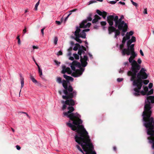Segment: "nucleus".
Wrapping results in <instances>:
<instances>
[{
    "label": "nucleus",
    "instance_id": "nucleus-22",
    "mask_svg": "<svg viewBox=\"0 0 154 154\" xmlns=\"http://www.w3.org/2000/svg\"><path fill=\"white\" fill-rule=\"evenodd\" d=\"M97 12L99 15L100 16H102L104 14V11L102 12L100 11L99 10H97Z\"/></svg>",
    "mask_w": 154,
    "mask_h": 154
},
{
    "label": "nucleus",
    "instance_id": "nucleus-58",
    "mask_svg": "<svg viewBox=\"0 0 154 154\" xmlns=\"http://www.w3.org/2000/svg\"><path fill=\"white\" fill-rule=\"evenodd\" d=\"M58 92H59V94L60 95H61V94H62V91H58Z\"/></svg>",
    "mask_w": 154,
    "mask_h": 154
},
{
    "label": "nucleus",
    "instance_id": "nucleus-27",
    "mask_svg": "<svg viewBox=\"0 0 154 154\" xmlns=\"http://www.w3.org/2000/svg\"><path fill=\"white\" fill-rule=\"evenodd\" d=\"M38 70L39 75L40 76V77H41V76L42 75V70L40 69V67L38 68Z\"/></svg>",
    "mask_w": 154,
    "mask_h": 154
},
{
    "label": "nucleus",
    "instance_id": "nucleus-14",
    "mask_svg": "<svg viewBox=\"0 0 154 154\" xmlns=\"http://www.w3.org/2000/svg\"><path fill=\"white\" fill-rule=\"evenodd\" d=\"M73 57L70 56L69 57V60L73 61L74 60V58L75 59L78 60L79 59V55H80L78 54H73Z\"/></svg>",
    "mask_w": 154,
    "mask_h": 154
},
{
    "label": "nucleus",
    "instance_id": "nucleus-18",
    "mask_svg": "<svg viewBox=\"0 0 154 154\" xmlns=\"http://www.w3.org/2000/svg\"><path fill=\"white\" fill-rule=\"evenodd\" d=\"M110 26L109 27V33L110 34L111 32H112L114 31H115L116 30L115 28L112 26Z\"/></svg>",
    "mask_w": 154,
    "mask_h": 154
},
{
    "label": "nucleus",
    "instance_id": "nucleus-2",
    "mask_svg": "<svg viewBox=\"0 0 154 154\" xmlns=\"http://www.w3.org/2000/svg\"><path fill=\"white\" fill-rule=\"evenodd\" d=\"M151 103H154V96H148L145 100L142 116L143 125L146 128L147 134L151 138L148 137L149 142L152 143V147L154 149V120L152 117H151L152 106Z\"/></svg>",
    "mask_w": 154,
    "mask_h": 154
},
{
    "label": "nucleus",
    "instance_id": "nucleus-26",
    "mask_svg": "<svg viewBox=\"0 0 154 154\" xmlns=\"http://www.w3.org/2000/svg\"><path fill=\"white\" fill-rule=\"evenodd\" d=\"M85 20H87V21H90L92 20V18L91 17V14H90L89 16L87 17V19Z\"/></svg>",
    "mask_w": 154,
    "mask_h": 154
},
{
    "label": "nucleus",
    "instance_id": "nucleus-38",
    "mask_svg": "<svg viewBox=\"0 0 154 154\" xmlns=\"http://www.w3.org/2000/svg\"><path fill=\"white\" fill-rule=\"evenodd\" d=\"M32 48H33V50H34L35 49H38V48L37 46L33 45L32 46Z\"/></svg>",
    "mask_w": 154,
    "mask_h": 154
},
{
    "label": "nucleus",
    "instance_id": "nucleus-5",
    "mask_svg": "<svg viewBox=\"0 0 154 154\" xmlns=\"http://www.w3.org/2000/svg\"><path fill=\"white\" fill-rule=\"evenodd\" d=\"M91 23H87V20H84L80 24L79 26H77L76 27V30L74 32L75 36L73 37V38L79 43H81L82 40L80 38H86V34L85 32H88L90 30L89 29L81 30L80 28H85L86 27H89Z\"/></svg>",
    "mask_w": 154,
    "mask_h": 154
},
{
    "label": "nucleus",
    "instance_id": "nucleus-21",
    "mask_svg": "<svg viewBox=\"0 0 154 154\" xmlns=\"http://www.w3.org/2000/svg\"><path fill=\"white\" fill-rule=\"evenodd\" d=\"M30 78L33 83L35 84L37 83V80L34 78V77L32 75H30Z\"/></svg>",
    "mask_w": 154,
    "mask_h": 154
},
{
    "label": "nucleus",
    "instance_id": "nucleus-51",
    "mask_svg": "<svg viewBox=\"0 0 154 154\" xmlns=\"http://www.w3.org/2000/svg\"><path fill=\"white\" fill-rule=\"evenodd\" d=\"M85 42V44H86V45H85V46H86L87 47H88V46H87V45H88V43L87 42V41H85V42Z\"/></svg>",
    "mask_w": 154,
    "mask_h": 154
},
{
    "label": "nucleus",
    "instance_id": "nucleus-43",
    "mask_svg": "<svg viewBox=\"0 0 154 154\" xmlns=\"http://www.w3.org/2000/svg\"><path fill=\"white\" fill-rule=\"evenodd\" d=\"M95 2H96V1H95L94 0L91 1L89 2V3L88 5H90Z\"/></svg>",
    "mask_w": 154,
    "mask_h": 154
},
{
    "label": "nucleus",
    "instance_id": "nucleus-53",
    "mask_svg": "<svg viewBox=\"0 0 154 154\" xmlns=\"http://www.w3.org/2000/svg\"><path fill=\"white\" fill-rule=\"evenodd\" d=\"M18 44L19 45H20V44H21V42H20V39L18 40Z\"/></svg>",
    "mask_w": 154,
    "mask_h": 154
},
{
    "label": "nucleus",
    "instance_id": "nucleus-39",
    "mask_svg": "<svg viewBox=\"0 0 154 154\" xmlns=\"http://www.w3.org/2000/svg\"><path fill=\"white\" fill-rule=\"evenodd\" d=\"M56 23L58 25H60L61 24V23L60 21H55Z\"/></svg>",
    "mask_w": 154,
    "mask_h": 154
},
{
    "label": "nucleus",
    "instance_id": "nucleus-49",
    "mask_svg": "<svg viewBox=\"0 0 154 154\" xmlns=\"http://www.w3.org/2000/svg\"><path fill=\"white\" fill-rule=\"evenodd\" d=\"M124 44H122L120 45V49H122V48L124 47Z\"/></svg>",
    "mask_w": 154,
    "mask_h": 154
},
{
    "label": "nucleus",
    "instance_id": "nucleus-60",
    "mask_svg": "<svg viewBox=\"0 0 154 154\" xmlns=\"http://www.w3.org/2000/svg\"><path fill=\"white\" fill-rule=\"evenodd\" d=\"M23 113H24V114H26V115L27 116H29L28 115L27 113H26V112H23Z\"/></svg>",
    "mask_w": 154,
    "mask_h": 154
},
{
    "label": "nucleus",
    "instance_id": "nucleus-25",
    "mask_svg": "<svg viewBox=\"0 0 154 154\" xmlns=\"http://www.w3.org/2000/svg\"><path fill=\"white\" fill-rule=\"evenodd\" d=\"M131 2L132 3V5L135 6L136 8H137L138 7V4L134 2L132 0H131Z\"/></svg>",
    "mask_w": 154,
    "mask_h": 154
},
{
    "label": "nucleus",
    "instance_id": "nucleus-48",
    "mask_svg": "<svg viewBox=\"0 0 154 154\" xmlns=\"http://www.w3.org/2000/svg\"><path fill=\"white\" fill-rule=\"evenodd\" d=\"M77 9H73L70 12H69V13H72V12H75V11H77Z\"/></svg>",
    "mask_w": 154,
    "mask_h": 154
},
{
    "label": "nucleus",
    "instance_id": "nucleus-56",
    "mask_svg": "<svg viewBox=\"0 0 154 154\" xmlns=\"http://www.w3.org/2000/svg\"><path fill=\"white\" fill-rule=\"evenodd\" d=\"M113 149L114 150L116 151V146H114L113 147Z\"/></svg>",
    "mask_w": 154,
    "mask_h": 154
},
{
    "label": "nucleus",
    "instance_id": "nucleus-30",
    "mask_svg": "<svg viewBox=\"0 0 154 154\" xmlns=\"http://www.w3.org/2000/svg\"><path fill=\"white\" fill-rule=\"evenodd\" d=\"M106 24V23L105 21H102L100 22V24L102 26H105Z\"/></svg>",
    "mask_w": 154,
    "mask_h": 154
},
{
    "label": "nucleus",
    "instance_id": "nucleus-4",
    "mask_svg": "<svg viewBox=\"0 0 154 154\" xmlns=\"http://www.w3.org/2000/svg\"><path fill=\"white\" fill-rule=\"evenodd\" d=\"M140 68L138 70H137L135 68L132 72L131 71V68L130 70L128 71L127 74L128 76H131L130 80L133 82V84L137 86V85H138L140 86L139 88H140L143 84L141 79H146L147 75L145 72L146 70L143 68L138 72L141 67L140 65Z\"/></svg>",
    "mask_w": 154,
    "mask_h": 154
},
{
    "label": "nucleus",
    "instance_id": "nucleus-33",
    "mask_svg": "<svg viewBox=\"0 0 154 154\" xmlns=\"http://www.w3.org/2000/svg\"><path fill=\"white\" fill-rule=\"evenodd\" d=\"M63 54L61 50H60L59 51H58V53L57 54V55L58 56L60 55H62Z\"/></svg>",
    "mask_w": 154,
    "mask_h": 154
},
{
    "label": "nucleus",
    "instance_id": "nucleus-15",
    "mask_svg": "<svg viewBox=\"0 0 154 154\" xmlns=\"http://www.w3.org/2000/svg\"><path fill=\"white\" fill-rule=\"evenodd\" d=\"M20 77V83L21 84V88L22 89L24 85V79L21 73L19 74Z\"/></svg>",
    "mask_w": 154,
    "mask_h": 154
},
{
    "label": "nucleus",
    "instance_id": "nucleus-54",
    "mask_svg": "<svg viewBox=\"0 0 154 154\" xmlns=\"http://www.w3.org/2000/svg\"><path fill=\"white\" fill-rule=\"evenodd\" d=\"M35 64H36V66H37L38 68H39V67H40V66H39V65L37 63V62H36V61L35 62Z\"/></svg>",
    "mask_w": 154,
    "mask_h": 154
},
{
    "label": "nucleus",
    "instance_id": "nucleus-34",
    "mask_svg": "<svg viewBox=\"0 0 154 154\" xmlns=\"http://www.w3.org/2000/svg\"><path fill=\"white\" fill-rule=\"evenodd\" d=\"M117 2L116 1H111L109 3L110 4H116Z\"/></svg>",
    "mask_w": 154,
    "mask_h": 154
},
{
    "label": "nucleus",
    "instance_id": "nucleus-42",
    "mask_svg": "<svg viewBox=\"0 0 154 154\" xmlns=\"http://www.w3.org/2000/svg\"><path fill=\"white\" fill-rule=\"evenodd\" d=\"M143 13L145 14H147V9L146 8H145L144 9Z\"/></svg>",
    "mask_w": 154,
    "mask_h": 154
},
{
    "label": "nucleus",
    "instance_id": "nucleus-29",
    "mask_svg": "<svg viewBox=\"0 0 154 154\" xmlns=\"http://www.w3.org/2000/svg\"><path fill=\"white\" fill-rule=\"evenodd\" d=\"M106 13L105 11H104V14L103 15H102V16L105 19L106 18Z\"/></svg>",
    "mask_w": 154,
    "mask_h": 154
},
{
    "label": "nucleus",
    "instance_id": "nucleus-57",
    "mask_svg": "<svg viewBox=\"0 0 154 154\" xmlns=\"http://www.w3.org/2000/svg\"><path fill=\"white\" fill-rule=\"evenodd\" d=\"M124 64L125 65H128V62H125Z\"/></svg>",
    "mask_w": 154,
    "mask_h": 154
},
{
    "label": "nucleus",
    "instance_id": "nucleus-20",
    "mask_svg": "<svg viewBox=\"0 0 154 154\" xmlns=\"http://www.w3.org/2000/svg\"><path fill=\"white\" fill-rule=\"evenodd\" d=\"M115 38H117V36L119 35L120 34V31L118 30H116L115 31Z\"/></svg>",
    "mask_w": 154,
    "mask_h": 154
},
{
    "label": "nucleus",
    "instance_id": "nucleus-8",
    "mask_svg": "<svg viewBox=\"0 0 154 154\" xmlns=\"http://www.w3.org/2000/svg\"><path fill=\"white\" fill-rule=\"evenodd\" d=\"M149 82V81L147 82L146 83H143V84H142V85L141 86V87L140 88H139L140 86H139L138 85H137V86L136 85H134L132 84L133 86L134 87V88L133 89V95L135 96L138 97L140 95H144L146 94L148 90V88L147 87L143 86V88L144 90H142L141 91H140V90L141 89V88L143 84H144L145 85H146L148 84V82Z\"/></svg>",
    "mask_w": 154,
    "mask_h": 154
},
{
    "label": "nucleus",
    "instance_id": "nucleus-44",
    "mask_svg": "<svg viewBox=\"0 0 154 154\" xmlns=\"http://www.w3.org/2000/svg\"><path fill=\"white\" fill-rule=\"evenodd\" d=\"M140 54L142 56H144V54H143V52L142 51V50L140 49Z\"/></svg>",
    "mask_w": 154,
    "mask_h": 154
},
{
    "label": "nucleus",
    "instance_id": "nucleus-16",
    "mask_svg": "<svg viewBox=\"0 0 154 154\" xmlns=\"http://www.w3.org/2000/svg\"><path fill=\"white\" fill-rule=\"evenodd\" d=\"M63 77L66 79L67 81L69 82L70 81H73L74 79L71 76L67 75H66L64 74L63 75Z\"/></svg>",
    "mask_w": 154,
    "mask_h": 154
},
{
    "label": "nucleus",
    "instance_id": "nucleus-37",
    "mask_svg": "<svg viewBox=\"0 0 154 154\" xmlns=\"http://www.w3.org/2000/svg\"><path fill=\"white\" fill-rule=\"evenodd\" d=\"M124 69L123 68H121L119 71V73H122L123 72Z\"/></svg>",
    "mask_w": 154,
    "mask_h": 154
},
{
    "label": "nucleus",
    "instance_id": "nucleus-40",
    "mask_svg": "<svg viewBox=\"0 0 154 154\" xmlns=\"http://www.w3.org/2000/svg\"><path fill=\"white\" fill-rule=\"evenodd\" d=\"M137 61L138 63L139 64H141L142 62L141 60V59L140 58H139L138 59Z\"/></svg>",
    "mask_w": 154,
    "mask_h": 154
},
{
    "label": "nucleus",
    "instance_id": "nucleus-6",
    "mask_svg": "<svg viewBox=\"0 0 154 154\" xmlns=\"http://www.w3.org/2000/svg\"><path fill=\"white\" fill-rule=\"evenodd\" d=\"M57 82L59 84L62 83L63 86L65 88L63 90V92L66 95L62 96V97L63 99H67L69 98H73L76 96V92L75 90L73 91V89L71 85H69L68 87L67 83L66 81L63 80L62 81V79L58 77L57 78Z\"/></svg>",
    "mask_w": 154,
    "mask_h": 154
},
{
    "label": "nucleus",
    "instance_id": "nucleus-11",
    "mask_svg": "<svg viewBox=\"0 0 154 154\" xmlns=\"http://www.w3.org/2000/svg\"><path fill=\"white\" fill-rule=\"evenodd\" d=\"M86 48L85 47L82 45V47L79 48L78 53L80 56H82V54L84 55L85 54V51H86Z\"/></svg>",
    "mask_w": 154,
    "mask_h": 154
},
{
    "label": "nucleus",
    "instance_id": "nucleus-28",
    "mask_svg": "<svg viewBox=\"0 0 154 154\" xmlns=\"http://www.w3.org/2000/svg\"><path fill=\"white\" fill-rule=\"evenodd\" d=\"M39 2L38 1V2H37V3H36V4H35V10H37V8H38V5H39Z\"/></svg>",
    "mask_w": 154,
    "mask_h": 154
},
{
    "label": "nucleus",
    "instance_id": "nucleus-46",
    "mask_svg": "<svg viewBox=\"0 0 154 154\" xmlns=\"http://www.w3.org/2000/svg\"><path fill=\"white\" fill-rule=\"evenodd\" d=\"M23 33L24 34H25L26 32V27H25L24 29L23 30Z\"/></svg>",
    "mask_w": 154,
    "mask_h": 154
},
{
    "label": "nucleus",
    "instance_id": "nucleus-36",
    "mask_svg": "<svg viewBox=\"0 0 154 154\" xmlns=\"http://www.w3.org/2000/svg\"><path fill=\"white\" fill-rule=\"evenodd\" d=\"M72 14V13H70L65 18V21H66L67 20L68 18L69 17V16L71 15Z\"/></svg>",
    "mask_w": 154,
    "mask_h": 154
},
{
    "label": "nucleus",
    "instance_id": "nucleus-23",
    "mask_svg": "<svg viewBox=\"0 0 154 154\" xmlns=\"http://www.w3.org/2000/svg\"><path fill=\"white\" fill-rule=\"evenodd\" d=\"M153 89H151L149 91H148L146 94L147 95H149L152 94L153 93Z\"/></svg>",
    "mask_w": 154,
    "mask_h": 154
},
{
    "label": "nucleus",
    "instance_id": "nucleus-45",
    "mask_svg": "<svg viewBox=\"0 0 154 154\" xmlns=\"http://www.w3.org/2000/svg\"><path fill=\"white\" fill-rule=\"evenodd\" d=\"M44 29H45V28H42L41 30V32L42 35H43L44 34Z\"/></svg>",
    "mask_w": 154,
    "mask_h": 154
},
{
    "label": "nucleus",
    "instance_id": "nucleus-63",
    "mask_svg": "<svg viewBox=\"0 0 154 154\" xmlns=\"http://www.w3.org/2000/svg\"><path fill=\"white\" fill-rule=\"evenodd\" d=\"M32 59H33V60H34V62H36V61H35V59H34V57H32Z\"/></svg>",
    "mask_w": 154,
    "mask_h": 154
},
{
    "label": "nucleus",
    "instance_id": "nucleus-35",
    "mask_svg": "<svg viewBox=\"0 0 154 154\" xmlns=\"http://www.w3.org/2000/svg\"><path fill=\"white\" fill-rule=\"evenodd\" d=\"M152 84L151 83H150L148 87L149 88L151 89L152 87Z\"/></svg>",
    "mask_w": 154,
    "mask_h": 154
},
{
    "label": "nucleus",
    "instance_id": "nucleus-47",
    "mask_svg": "<svg viewBox=\"0 0 154 154\" xmlns=\"http://www.w3.org/2000/svg\"><path fill=\"white\" fill-rule=\"evenodd\" d=\"M119 3L123 5H124L125 4V3L124 2H122L121 1H120L119 2Z\"/></svg>",
    "mask_w": 154,
    "mask_h": 154
},
{
    "label": "nucleus",
    "instance_id": "nucleus-64",
    "mask_svg": "<svg viewBox=\"0 0 154 154\" xmlns=\"http://www.w3.org/2000/svg\"><path fill=\"white\" fill-rule=\"evenodd\" d=\"M11 129L12 131L14 132V130L13 128H12Z\"/></svg>",
    "mask_w": 154,
    "mask_h": 154
},
{
    "label": "nucleus",
    "instance_id": "nucleus-7",
    "mask_svg": "<svg viewBox=\"0 0 154 154\" xmlns=\"http://www.w3.org/2000/svg\"><path fill=\"white\" fill-rule=\"evenodd\" d=\"M107 20L110 26H112L113 21H114L115 26H117L119 30H122L124 32H126L128 28L127 24L125 23L124 21L121 20V18L118 19V17L117 16H115L114 15L108 16L107 17Z\"/></svg>",
    "mask_w": 154,
    "mask_h": 154
},
{
    "label": "nucleus",
    "instance_id": "nucleus-31",
    "mask_svg": "<svg viewBox=\"0 0 154 154\" xmlns=\"http://www.w3.org/2000/svg\"><path fill=\"white\" fill-rule=\"evenodd\" d=\"M123 79V78H118L117 79V81L118 82H120L122 81Z\"/></svg>",
    "mask_w": 154,
    "mask_h": 154
},
{
    "label": "nucleus",
    "instance_id": "nucleus-62",
    "mask_svg": "<svg viewBox=\"0 0 154 154\" xmlns=\"http://www.w3.org/2000/svg\"><path fill=\"white\" fill-rule=\"evenodd\" d=\"M28 12V11L27 10H26L25 11V13H27V12Z\"/></svg>",
    "mask_w": 154,
    "mask_h": 154
},
{
    "label": "nucleus",
    "instance_id": "nucleus-50",
    "mask_svg": "<svg viewBox=\"0 0 154 154\" xmlns=\"http://www.w3.org/2000/svg\"><path fill=\"white\" fill-rule=\"evenodd\" d=\"M55 62L56 64L57 65H59L60 64V62H59L57 61H55Z\"/></svg>",
    "mask_w": 154,
    "mask_h": 154
},
{
    "label": "nucleus",
    "instance_id": "nucleus-3",
    "mask_svg": "<svg viewBox=\"0 0 154 154\" xmlns=\"http://www.w3.org/2000/svg\"><path fill=\"white\" fill-rule=\"evenodd\" d=\"M80 62H78L75 60L73 61L71 64L70 67L72 69L75 71L72 72V70L69 67H66L65 66H63L62 67V73L65 74L67 73L68 74H70L72 73L71 75L74 77H77L81 75L84 71L85 68H81V66L83 67H85L88 64L87 61L88 60L87 56L84 55L83 57L82 56H80Z\"/></svg>",
    "mask_w": 154,
    "mask_h": 154
},
{
    "label": "nucleus",
    "instance_id": "nucleus-32",
    "mask_svg": "<svg viewBox=\"0 0 154 154\" xmlns=\"http://www.w3.org/2000/svg\"><path fill=\"white\" fill-rule=\"evenodd\" d=\"M134 32L132 31H130L129 32H128V35H129L130 36H131L133 34Z\"/></svg>",
    "mask_w": 154,
    "mask_h": 154
},
{
    "label": "nucleus",
    "instance_id": "nucleus-52",
    "mask_svg": "<svg viewBox=\"0 0 154 154\" xmlns=\"http://www.w3.org/2000/svg\"><path fill=\"white\" fill-rule=\"evenodd\" d=\"M125 32H124L122 31V32L121 33V35L122 36H124L125 35Z\"/></svg>",
    "mask_w": 154,
    "mask_h": 154
},
{
    "label": "nucleus",
    "instance_id": "nucleus-24",
    "mask_svg": "<svg viewBox=\"0 0 154 154\" xmlns=\"http://www.w3.org/2000/svg\"><path fill=\"white\" fill-rule=\"evenodd\" d=\"M58 40V38L56 36L55 37L54 39V44L55 45L57 44Z\"/></svg>",
    "mask_w": 154,
    "mask_h": 154
},
{
    "label": "nucleus",
    "instance_id": "nucleus-61",
    "mask_svg": "<svg viewBox=\"0 0 154 154\" xmlns=\"http://www.w3.org/2000/svg\"><path fill=\"white\" fill-rule=\"evenodd\" d=\"M97 1L100 2H102L103 0H96Z\"/></svg>",
    "mask_w": 154,
    "mask_h": 154
},
{
    "label": "nucleus",
    "instance_id": "nucleus-55",
    "mask_svg": "<svg viewBox=\"0 0 154 154\" xmlns=\"http://www.w3.org/2000/svg\"><path fill=\"white\" fill-rule=\"evenodd\" d=\"M88 55H89V56H90V57L91 58H92V55L91 54H90V53H88Z\"/></svg>",
    "mask_w": 154,
    "mask_h": 154
},
{
    "label": "nucleus",
    "instance_id": "nucleus-17",
    "mask_svg": "<svg viewBox=\"0 0 154 154\" xmlns=\"http://www.w3.org/2000/svg\"><path fill=\"white\" fill-rule=\"evenodd\" d=\"M101 18L98 15H95L94 16V18L92 20V22L93 23H96L98 21V20L100 19Z\"/></svg>",
    "mask_w": 154,
    "mask_h": 154
},
{
    "label": "nucleus",
    "instance_id": "nucleus-41",
    "mask_svg": "<svg viewBox=\"0 0 154 154\" xmlns=\"http://www.w3.org/2000/svg\"><path fill=\"white\" fill-rule=\"evenodd\" d=\"M16 147L17 149L18 150H19L20 149L21 147L19 145H16Z\"/></svg>",
    "mask_w": 154,
    "mask_h": 154
},
{
    "label": "nucleus",
    "instance_id": "nucleus-10",
    "mask_svg": "<svg viewBox=\"0 0 154 154\" xmlns=\"http://www.w3.org/2000/svg\"><path fill=\"white\" fill-rule=\"evenodd\" d=\"M127 47H128L127 49L124 48L122 51V53L123 56H124L126 54L128 55H130V51H134V44H133L131 45H130L127 46Z\"/></svg>",
    "mask_w": 154,
    "mask_h": 154
},
{
    "label": "nucleus",
    "instance_id": "nucleus-12",
    "mask_svg": "<svg viewBox=\"0 0 154 154\" xmlns=\"http://www.w3.org/2000/svg\"><path fill=\"white\" fill-rule=\"evenodd\" d=\"M130 38V36L128 35V32H127L125 36H124L123 38L122 43L123 44L125 43V42L127 40L129 39Z\"/></svg>",
    "mask_w": 154,
    "mask_h": 154
},
{
    "label": "nucleus",
    "instance_id": "nucleus-13",
    "mask_svg": "<svg viewBox=\"0 0 154 154\" xmlns=\"http://www.w3.org/2000/svg\"><path fill=\"white\" fill-rule=\"evenodd\" d=\"M136 41L135 37L134 36H132L131 39L129 40L127 42V46H128L131 44L132 42H135Z\"/></svg>",
    "mask_w": 154,
    "mask_h": 154
},
{
    "label": "nucleus",
    "instance_id": "nucleus-59",
    "mask_svg": "<svg viewBox=\"0 0 154 154\" xmlns=\"http://www.w3.org/2000/svg\"><path fill=\"white\" fill-rule=\"evenodd\" d=\"M17 39L18 40H20V37H19V35L17 37Z\"/></svg>",
    "mask_w": 154,
    "mask_h": 154
},
{
    "label": "nucleus",
    "instance_id": "nucleus-19",
    "mask_svg": "<svg viewBox=\"0 0 154 154\" xmlns=\"http://www.w3.org/2000/svg\"><path fill=\"white\" fill-rule=\"evenodd\" d=\"M80 46L79 44L78 43H76L75 45V46L73 48V50L74 51H77L78 49H79Z\"/></svg>",
    "mask_w": 154,
    "mask_h": 154
},
{
    "label": "nucleus",
    "instance_id": "nucleus-9",
    "mask_svg": "<svg viewBox=\"0 0 154 154\" xmlns=\"http://www.w3.org/2000/svg\"><path fill=\"white\" fill-rule=\"evenodd\" d=\"M131 56L128 59L129 62L131 63V71H134L135 69L138 70L140 68V65L137 64V62L134 59L137 56V54L134 52V51H130V54Z\"/></svg>",
    "mask_w": 154,
    "mask_h": 154
},
{
    "label": "nucleus",
    "instance_id": "nucleus-1",
    "mask_svg": "<svg viewBox=\"0 0 154 154\" xmlns=\"http://www.w3.org/2000/svg\"><path fill=\"white\" fill-rule=\"evenodd\" d=\"M72 98H69L66 99V100L65 101H62V103L63 104L62 108L63 110L66 108V105H69L67 107L68 111L63 113V117L66 116L70 120L69 122L66 123V125L77 133V134L75 137V141L81 145L83 151L86 153L85 154L79 146L77 145L76 147L79 151L83 154H96L95 151H93L94 146L91 142L88 132L84 126L81 125L82 121L80 119V115L77 112H72L75 109L72 106L74 105L75 102Z\"/></svg>",
    "mask_w": 154,
    "mask_h": 154
}]
</instances>
